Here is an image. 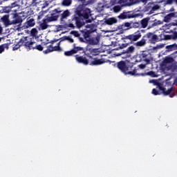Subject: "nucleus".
Segmentation results:
<instances>
[{
  "label": "nucleus",
  "instance_id": "1",
  "mask_svg": "<svg viewBox=\"0 0 177 177\" xmlns=\"http://www.w3.org/2000/svg\"><path fill=\"white\" fill-rule=\"evenodd\" d=\"M91 16V9L87 8H82L80 10H77L75 15L72 16L71 21L68 24L69 28H81L85 26V21L84 19H86V23H92V19H88Z\"/></svg>",
  "mask_w": 177,
  "mask_h": 177
},
{
  "label": "nucleus",
  "instance_id": "2",
  "mask_svg": "<svg viewBox=\"0 0 177 177\" xmlns=\"http://www.w3.org/2000/svg\"><path fill=\"white\" fill-rule=\"evenodd\" d=\"M19 9H20V5L15 1L9 6L3 7L0 13H10V26H20L23 23V18L17 13Z\"/></svg>",
  "mask_w": 177,
  "mask_h": 177
},
{
  "label": "nucleus",
  "instance_id": "3",
  "mask_svg": "<svg viewBox=\"0 0 177 177\" xmlns=\"http://www.w3.org/2000/svg\"><path fill=\"white\" fill-rule=\"evenodd\" d=\"M117 67L120 71H122V73L125 74V75H139V74L136 73V68L132 70L133 68V63L131 62L128 59L118 62L117 63Z\"/></svg>",
  "mask_w": 177,
  "mask_h": 177
},
{
  "label": "nucleus",
  "instance_id": "4",
  "mask_svg": "<svg viewBox=\"0 0 177 177\" xmlns=\"http://www.w3.org/2000/svg\"><path fill=\"white\" fill-rule=\"evenodd\" d=\"M35 44V41H34L33 37H23L19 39V41L16 44L13 45L12 50H17V49H19L21 48V46H24L26 49H28V50H31L32 49V46Z\"/></svg>",
  "mask_w": 177,
  "mask_h": 177
},
{
  "label": "nucleus",
  "instance_id": "5",
  "mask_svg": "<svg viewBox=\"0 0 177 177\" xmlns=\"http://www.w3.org/2000/svg\"><path fill=\"white\" fill-rule=\"evenodd\" d=\"M150 23H152L151 25ZM140 24L141 26V28H146L148 26V29L150 30V28H153V27H157V26H160V24H162L161 21H157V19H155L153 21H150V17H147L146 18L142 19Z\"/></svg>",
  "mask_w": 177,
  "mask_h": 177
},
{
  "label": "nucleus",
  "instance_id": "6",
  "mask_svg": "<svg viewBox=\"0 0 177 177\" xmlns=\"http://www.w3.org/2000/svg\"><path fill=\"white\" fill-rule=\"evenodd\" d=\"M135 46H130L126 50H123L122 52L115 53V56H120L122 59H129L132 57V55L135 53Z\"/></svg>",
  "mask_w": 177,
  "mask_h": 177
},
{
  "label": "nucleus",
  "instance_id": "7",
  "mask_svg": "<svg viewBox=\"0 0 177 177\" xmlns=\"http://www.w3.org/2000/svg\"><path fill=\"white\" fill-rule=\"evenodd\" d=\"M63 10L59 8H55L50 12V15H47L46 17L50 21H57V19L60 17V15Z\"/></svg>",
  "mask_w": 177,
  "mask_h": 177
},
{
  "label": "nucleus",
  "instance_id": "8",
  "mask_svg": "<svg viewBox=\"0 0 177 177\" xmlns=\"http://www.w3.org/2000/svg\"><path fill=\"white\" fill-rule=\"evenodd\" d=\"M139 17V14H136L133 11H123L118 16L120 20H127V19H135Z\"/></svg>",
  "mask_w": 177,
  "mask_h": 177
},
{
  "label": "nucleus",
  "instance_id": "9",
  "mask_svg": "<svg viewBox=\"0 0 177 177\" xmlns=\"http://www.w3.org/2000/svg\"><path fill=\"white\" fill-rule=\"evenodd\" d=\"M85 56L89 59V66H100L106 63L104 59L93 58L89 53L85 54Z\"/></svg>",
  "mask_w": 177,
  "mask_h": 177
},
{
  "label": "nucleus",
  "instance_id": "10",
  "mask_svg": "<svg viewBox=\"0 0 177 177\" xmlns=\"http://www.w3.org/2000/svg\"><path fill=\"white\" fill-rule=\"evenodd\" d=\"M140 59L143 62H145L146 64H150V62L153 60V57H151V53L148 50H144L140 54Z\"/></svg>",
  "mask_w": 177,
  "mask_h": 177
},
{
  "label": "nucleus",
  "instance_id": "11",
  "mask_svg": "<svg viewBox=\"0 0 177 177\" xmlns=\"http://www.w3.org/2000/svg\"><path fill=\"white\" fill-rule=\"evenodd\" d=\"M142 38V32L140 30H138L133 34L129 35L127 36V39H129V42L133 44V42H136L138 39Z\"/></svg>",
  "mask_w": 177,
  "mask_h": 177
},
{
  "label": "nucleus",
  "instance_id": "12",
  "mask_svg": "<svg viewBox=\"0 0 177 177\" xmlns=\"http://www.w3.org/2000/svg\"><path fill=\"white\" fill-rule=\"evenodd\" d=\"M160 91H162V93L164 96H169V97H174V96L176 95V93H175V89H174V87H171L167 91V88L162 86H159Z\"/></svg>",
  "mask_w": 177,
  "mask_h": 177
},
{
  "label": "nucleus",
  "instance_id": "13",
  "mask_svg": "<svg viewBox=\"0 0 177 177\" xmlns=\"http://www.w3.org/2000/svg\"><path fill=\"white\" fill-rule=\"evenodd\" d=\"M95 27V24H88L86 25V28H90L89 30H82V32L83 34V37L85 39H86V38H89V37H91V34H92V32H95V30H93V28Z\"/></svg>",
  "mask_w": 177,
  "mask_h": 177
},
{
  "label": "nucleus",
  "instance_id": "14",
  "mask_svg": "<svg viewBox=\"0 0 177 177\" xmlns=\"http://www.w3.org/2000/svg\"><path fill=\"white\" fill-rule=\"evenodd\" d=\"M63 50L60 46H55L53 47L52 44L47 46V49L44 51L45 55H48V53H50V52H62Z\"/></svg>",
  "mask_w": 177,
  "mask_h": 177
},
{
  "label": "nucleus",
  "instance_id": "15",
  "mask_svg": "<svg viewBox=\"0 0 177 177\" xmlns=\"http://www.w3.org/2000/svg\"><path fill=\"white\" fill-rule=\"evenodd\" d=\"M0 19V21L4 24L6 27H9L10 26V13H6Z\"/></svg>",
  "mask_w": 177,
  "mask_h": 177
},
{
  "label": "nucleus",
  "instance_id": "16",
  "mask_svg": "<svg viewBox=\"0 0 177 177\" xmlns=\"http://www.w3.org/2000/svg\"><path fill=\"white\" fill-rule=\"evenodd\" d=\"M75 57L77 63H80L84 66H88V64H89V58H86L84 56H80V55H76Z\"/></svg>",
  "mask_w": 177,
  "mask_h": 177
},
{
  "label": "nucleus",
  "instance_id": "17",
  "mask_svg": "<svg viewBox=\"0 0 177 177\" xmlns=\"http://www.w3.org/2000/svg\"><path fill=\"white\" fill-rule=\"evenodd\" d=\"M49 23H50V21L47 17H46V19H44L42 20V23L39 24V31H41V30H46V28L49 27V25H48V24Z\"/></svg>",
  "mask_w": 177,
  "mask_h": 177
},
{
  "label": "nucleus",
  "instance_id": "18",
  "mask_svg": "<svg viewBox=\"0 0 177 177\" xmlns=\"http://www.w3.org/2000/svg\"><path fill=\"white\" fill-rule=\"evenodd\" d=\"M176 18L177 17V12H170L167 14L166 16L164 17V21L165 23H169L171 20H172V18Z\"/></svg>",
  "mask_w": 177,
  "mask_h": 177
},
{
  "label": "nucleus",
  "instance_id": "19",
  "mask_svg": "<svg viewBox=\"0 0 177 177\" xmlns=\"http://www.w3.org/2000/svg\"><path fill=\"white\" fill-rule=\"evenodd\" d=\"M147 44V39H144L143 37L138 41L133 44L134 46L136 48H143V46H146Z\"/></svg>",
  "mask_w": 177,
  "mask_h": 177
},
{
  "label": "nucleus",
  "instance_id": "20",
  "mask_svg": "<svg viewBox=\"0 0 177 177\" xmlns=\"http://www.w3.org/2000/svg\"><path fill=\"white\" fill-rule=\"evenodd\" d=\"M71 15V12L68 10H64L62 13L61 12V17L60 20L61 21H63L64 20H66L67 17H69V16Z\"/></svg>",
  "mask_w": 177,
  "mask_h": 177
},
{
  "label": "nucleus",
  "instance_id": "21",
  "mask_svg": "<svg viewBox=\"0 0 177 177\" xmlns=\"http://www.w3.org/2000/svg\"><path fill=\"white\" fill-rule=\"evenodd\" d=\"M147 42L148 44H156V42H158L159 41H161V39L158 38V36L157 35H153L151 39H147Z\"/></svg>",
  "mask_w": 177,
  "mask_h": 177
},
{
  "label": "nucleus",
  "instance_id": "22",
  "mask_svg": "<svg viewBox=\"0 0 177 177\" xmlns=\"http://www.w3.org/2000/svg\"><path fill=\"white\" fill-rule=\"evenodd\" d=\"M117 21V19H115V17H111L105 19L104 23L105 24H107V26H113V24H115Z\"/></svg>",
  "mask_w": 177,
  "mask_h": 177
},
{
  "label": "nucleus",
  "instance_id": "23",
  "mask_svg": "<svg viewBox=\"0 0 177 177\" xmlns=\"http://www.w3.org/2000/svg\"><path fill=\"white\" fill-rule=\"evenodd\" d=\"M166 52H173V50H177V44H173L171 45L166 46Z\"/></svg>",
  "mask_w": 177,
  "mask_h": 177
},
{
  "label": "nucleus",
  "instance_id": "24",
  "mask_svg": "<svg viewBox=\"0 0 177 177\" xmlns=\"http://www.w3.org/2000/svg\"><path fill=\"white\" fill-rule=\"evenodd\" d=\"M86 40L90 44V45H97L100 41V39H86Z\"/></svg>",
  "mask_w": 177,
  "mask_h": 177
},
{
  "label": "nucleus",
  "instance_id": "25",
  "mask_svg": "<svg viewBox=\"0 0 177 177\" xmlns=\"http://www.w3.org/2000/svg\"><path fill=\"white\" fill-rule=\"evenodd\" d=\"M73 50L75 51V54L84 50V47L78 46L77 44H73Z\"/></svg>",
  "mask_w": 177,
  "mask_h": 177
},
{
  "label": "nucleus",
  "instance_id": "26",
  "mask_svg": "<svg viewBox=\"0 0 177 177\" xmlns=\"http://www.w3.org/2000/svg\"><path fill=\"white\" fill-rule=\"evenodd\" d=\"M88 52L91 56H97L100 53L97 48H88Z\"/></svg>",
  "mask_w": 177,
  "mask_h": 177
},
{
  "label": "nucleus",
  "instance_id": "27",
  "mask_svg": "<svg viewBox=\"0 0 177 177\" xmlns=\"http://www.w3.org/2000/svg\"><path fill=\"white\" fill-rule=\"evenodd\" d=\"M153 4H154V3H151V2L148 3L145 7L146 10H147V12H150V13H151Z\"/></svg>",
  "mask_w": 177,
  "mask_h": 177
},
{
  "label": "nucleus",
  "instance_id": "28",
  "mask_svg": "<svg viewBox=\"0 0 177 177\" xmlns=\"http://www.w3.org/2000/svg\"><path fill=\"white\" fill-rule=\"evenodd\" d=\"M26 27H34L35 26V21L34 19H30L29 21H27L26 23Z\"/></svg>",
  "mask_w": 177,
  "mask_h": 177
},
{
  "label": "nucleus",
  "instance_id": "29",
  "mask_svg": "<svg viewBox=\"0 0 177 177\" xmlns=\"http://www.w3.org/2000/svg\"><path fill=\"white\" fill-rule=\"evenodd\" d=\"M71 3H73V0H63L62 3L63 6H70Z\"/></svg>",
  "mask_w": 177,
  "mask_h": 177
},
{
  "label": "nucleus",
  "instance_id": "30",
  "mask_svg": "<svg viewBox=\"0 0 177 177\" xmlns=\"http://www.w3.org/2000/svg\"><path fill=\"white\" fill-rule=\"evenodd\" d=\"M30 34L32 35L30 38H33V42H34V37H37L38 34V30H37V28H32L30 31Z\"/></svg>",
  "mask_w": 177,
  "mask_h": 177
},
{
  "label": "nucleus",
  "instance_id": "31",
  "mask_svg": "<svg viewBox=\"0 0 177 177\" xmlns=\"http://www.w3.org/2000/svg\"><path fill=\"white\" fill-rule=\"evenodd\" d=\"M175 59L171 57H166L164 59L165 63H174Z\"/></svg>",
  "mask_w": 177,
  "mask_h": 177
},
{
  "label": "nucleus",
  "instance_id": "32",
  "mask_svg": "<svg viewBox=\"0 0 177 177\" xmlns=\"http://www.w3.org/2000/svg\"><path fill=\"white\" fill-rule=\"evenodd\" d=\"M161 8L158 4H156L153 3V6H152V11L151 13H154L156 10H158Z\"/></svg>",
  "mask_w": 177,
  "mask_h": 177
},
{
  "label": "nucleus",
  "instance_id": "33",
  "mask_svg": "<svg viewBox=\"0 0 177 177\" xmlns=\"http://www.w3.org/2000/svg\"><path fill=\"white\" fill-rule=\"evenodd\" d=\"M113 9L115 13H118V12H121V9H122V7L121 6H115Z\"/></svg>",
  "mask_w": 177,
  "mask_h": 177
},
{
  "label": "nucleus",
  "instance_id": "34",
  "mask_svg": "<svg viewBox=\"0 0 177 177\" xmlns=\"http://www.w3.org/2000/svg\"><path fill=\"white\" fill-rule=\"evenodd\" d=\"M169 39H172V35H164V39H160V41H169Z\"/></svg>",
  "mask_w": 177,
  "mask_h": 177
},
{
  "label": "nucleus",
  "instance_id": "35",
  "mask_svg": "<svg viewBox=\"0 0 177 177\" xmlns=\"http://www.w3.org/2000/svg\"><path fill=\"white\" fill-rule=\"evenodd\" d=\"M31 49H37V50L42 51L44 50V47L41 44L37 45L34 47V44L32 45V48Z\"/></svg>",
  "mask_w": 177,
  "mask_h": 177
},
{
  "label": "nucleus",
  "instance_id": "36",
  "mask_svg": "<svg viewBox=\"0 0 177 177\" xmlns=\"http://www.w3.org/2000/svg\"><path fill=\"white\" fill-rule=\"evenodd\" d=\"M73 55H75V51L73 49L69 51L64 52L65 56H73Z\"/></svg>",
  "mask_w": 177,
  "mask_h": 177
},
{
  "label": "nucleus",
  "instance_id": "37",
  "mask_svg": "<svg viewBox=\"0 0 177 177\" xmlns=\"http://www.w3.org/2000/svg\"><path fill=\"white\" fill-rule=\"evenodd\" d=\"M141 28L140 22H134L132 24L131 28Z\"/></svg>",
  "mask_w": 177,
  "mask_h": 177
},
{
  "label": "nucleus",
  "instance_id": "38",
  "mask_svg": "<svg viewBox=\"0 0 177 177\" xmlns=\"http://www.w3.org/2000/svg\"><path fill=\"white\" fill-rule=\"evenodd\" d=\"M139 0H129V6H132V5H136V3H140Z\"/></svg>",
  "mask_w": 177,
  "mask_h": 177
},
{
  "label": "nucleus",
  "instance_id": "39",
  "mask_svg": "<svg viewBox=\"0 0 177 177\" xmlns=\"http://www.w3.org/2000/svg\"><path fill=\"white\" fill-rule=\"evenodd\" d=\"M131 24L129 22H125V23L122 24V28H132V26H131Z\"/></svg>",
  "mask_w": 177,
  "mask_h": 177
},
{
  "label": "nucleus",
  "instance_id": "40",
  "mask_svg": "<svg viewBox=\"0 0 177 177\" xmlns=\"http://www.w3.org/2000/svg\"><path fill=\"white\" fill-rule=\"evenodd\" d=\"M153 35V32H148L145 35L142 37V38H147V39H151Z\"/></svg>",
  "mask_w": 177,
  "mask_h": 177
},
{
  "label": "nucleus",
  "instance_id": "41",
  "mask_svg": "<svg viewBox=\"0 0 177 177\" xmlns=\"http://www.w3.org/2000/svg\"><path fill=\"white\" fill-rule=\"evenodd\" d=\"M131 41H129L127 43H123L120 46V49H124V48H127L129 45H131Z\"/></svg>",
  "mask_w": 177,
  "mask_h": 177
},
{
  "label": "nucleus",
  "instance_id": "42",
  "mask_svg": "<svg viewBox=\"0 0 177 177\" xmlns=\"http://www.w3.org/2000/svg\"><path fill=\"white\" fill-rule=\"evenodd\" d=\"M57 41H59V39L51 40L50 41H48L46 43L43 42V43H41V45L46 46L48 44H51V45H53L55 44V42H57Z\"/></svg>",
  "mask_w": 177,
  "mask_h": 177
},
{
  "label": "nucleus",
  "instance_id": "43",
  "mask_svg": "<svg viewBox=\"0 0 177 177\" xmlns=\"http://www.w3.org/2000/svg\"><path fill=\"white\" fill-rule=\"evenodd\" d=\"M71 34H72V35H74V37H76L77 38H78L80 37V33L75 30H72L71 32Z\"/></svg>",
  "mask_w": 177,
  "mask_h": 177
},
{
  "label": "nucleus",
  "instance_id": "44",
  "mask_svg": "<svg viewBox=\"0 0 177 177\" xmlns=\"http://www.w3.org/2000/svg\"><path fill=\"white\" fill-rule=\"evenodd\" d=\"M171 39L173 41H176L177 40V32L175 31L172 35H171Z\"/></svg>",
  "mask_w": 177,
  "mask_h": 177
},
{
  "label": "nucleus",
  "instance_id": "45",
  "mask_svg": "<svg viewBox=\"0 0 177 177\" xmlns=\"http://www.w3.org/2000/svg\"><path fill=\"white\" fill-rule=\"evenodd\" d=\"M152 93H153V95H155V96H157V95H160V93L156 88L152 89Z\"/></svg>",
  "mask_w": 177,
  "mask_h": 177
},
{
  "label": "nucleus",
  "instance_id": "46",
  "mask_svg": "<svg viewBox=\"0 0 177 177\" xmlns=\"http://www.w3.org/2000/svg\"><path fill=\"white\" fill-rule=\"evenodd\" d=\"M66 41H68L71 44H73L74 39L71 38V37L68 36V38H66Z\"/></svg>",
  "mask_w": 177,
  "mask_h": 177
},
{
  "label": "nucleus",
  "instance_id": "47",
  "mask_svg": "<svg viewBox=\"0 0 177 177\" xmlns=\"http://www.w3.org/2000/svg\"><path fill=\"white\" fill-rule=\"evenodd\" d=\"M3 49H9V45H10V44H1Z\"/></svg>",
  "mask_w": 177,
  "mask_h": 177
},
{
  "label": "nucleus",
  "instance_id": "48",
  "mask_svg": "<svg viewBox=\"0 0 177 177\" xmlns=\"http://www.w3.org/2000/svg\"><path fill=\"white\" fill-rule=\"evenodd\" d=\"M122 39L124 41V44H128V42L129 41V39H127V36H124V37H122Z\"/></svg>",
  "mask_w": 177,
  "mask_h": 177
},
{
  "label": "nucleus",
  "instance_id": "49",
  "mask_svg": "<svg viewBox=\"0 0 177 177\" xmlns=\"http://www.w3.org/2000/svg\"><path fill=\"white\" fill-rule=\"evenodd\" d=\"M174 1L175 0H167L166 3L167 5H172V3H174Z\"/></svg>",
  "mask_w": 177,
  "mask_h": 177
},
{
  "label": "nucleus",
  "instance_id": "50",
  "mask_svg": "<svg viewBox=\"0 0 177 177\" xmlns=\"http://www.w3.org/2000/svg\"><path fill=\"white\" fill-rule=\"evenodd\" d=\"M67 38H68V36H64L63 37H62L60 39V42L63 41H67Z\"/></svg>",
  "mask_w": 177,
  "mask_h": 177
},
{
  "label": "nucleus",
  "instance_id": "51",
  "mask_svg": "<svg viewBox=\"0 0 177 177\" xmlns=\"http://www.w3.org/2000/svg\"><path fill=\"white\" fill-rule=\"evenodd\" d=\"M3 52H5V49L3 48V46L0 45V53H3Z\"/></svg>",
  "mask_w": 177,
  "mask_h": 177
},
{
  "label": "nucleus",
  "instance_id": "52",
  "mask_svg": "<svg viewBox=\"0 0 177 177\" xmlns=\"http://www.w3.org/2000/svg\"><path fill=\"white\" fill-rule=\"evenodd\" d=\"M140 68H146V64H141L139 65Z\"/></svg>",
  "mask_w": 177,
  "mask_h": 177
},
{
  "label": "nucleus",
  "instance_id": "53",
  "mask_svg": "<svg viewBox=\"0 0 177 177\" xmlns=\"http://www.w3.org/2000/svg\"><path fill=\"white\" fill-rule=\"evenodd\" d=\"M171 26L177 27V21H175V22H171Z\"/></svg>",
  "mask_w": 177,
  "mask_h": 177
},
{
  "label": "nucleus",
  "instance_id": "54",
  "mask_svg": "<svg viewBox=\"0 0 177 177\" xmlns=\"http://www.w3.org/2000/svg\"><path fill=\"white\" fill-rule=\"evenodd\" d=\"M77 2H81L82 3H85L86 2V0H77Z\"/></svg>",
  "mask_w": 177,
  "mask_h": 177
},
{
  "label": "nucleus",
  "instance_id": "55",
  "mask_svg": "<svg viewBox=\"0 0 177 177\" xmlns=\"http://www.w3.org/2000/svg\"><path fill=\"white\" fill-rule=\"evenodd\" d=\"M142 2V3H147V0H140V2Z\"/></svg>",
  "mask_w": 177,
  "mask_h": 177
},
{
  "label": "nucleus",
  "instance_id": "56",
  "mask_svg": "<svg viewBox=\"0 0 177 177\" xmlns=\"http://www.w3.org/2000/svg\"><path fill=\"white\" fill-rule=\"evenodd\" d=\"M80 42H85V41H84V39H79Z\"/></svg>",
  "mask_w": 177,
  "mask_h": 177
},
{
  "label": "nucleus",
  "instance_id": "57",
  "mask_svg": "<svg viewBox=\"0 0 177 177\" xmlns=\"http://www.w3.org/2000/svg\"><path fill=\"white\" fill-rule=\"evenodd\" d=\"M175 10V9H174V8H171V9H170V12H174Z\"/></svg>",
  "mask_w": 177,
  "mask_h": 177
},
{
  "label": "nucleus",
  "instance_id": "58",
  "mask_svg": "<svg viewBox=\"0 0 177 177\" xmlns=\"http://www.w3.org/2000/svg\"><path fill=\"white\" fill-rule=\"evenodd\" d=\"M2 34V27H0V35Z\"/></svg>",
  "mask_w": 177,
  "mask_h": 177
},
{
  "label": "nucleus",
  "instance_id": "59",
  "mask_svg": "<svg viewBox=\"0 0 177 177\" xmlns=\"http://www.w3.org/2000/svg\"><path fill=\"white\" fill-rule=\"evenodd\" d=\"M60 42L62 41H59V43H57V46H60Z\"/></svg>",
  "mask_w": 177,
  "mask_h": 177
},
{
  "label": "nucleus",
  "instance_id": "60",
  "mask_svg": "<svg viewBox=\"0 0 177 177\" xmlns=\"http://www.w3.org/2000/svg\"><path fill=\"white\" fill-rule=\"evenodd\" d=\"M164 46V44H161L160 46H159V48H162Z\"/></svg>",
  "mask_w": 177,
  "mask_h": 177
},
{
  "label": "nucleus",
  "instance_id": "61",
  "mask_svg": "<svg viewBox=\"0 0 177 177\" xmlns=\"http://www.w3.org/2000/svg\"><path fill=\"white\" fill-rule=\"evenodd\" d=\"M3 1H4V2H8V1H9L10 0H3Z\"/></svg>",
  "mask_w": 177,
  "mask_h": 177
},
{
  "label": "nucleus",
  "instance_id": "62",
  "mask_svg": "<svg viewBox=\"0 0 177 177\" xmlns=\"http://www.w3.org/2000/svg\"><path fill=\"white\" fill-rule=\"evenodd\" d=\"M1 41H2V39L0 37V42H1Z\"/></svg>",
  "mask_w": 177,
  "mask_h": 177
},
{
  "label": "nucleus",
  "instance_id": "63",
  "mask_svg": "<svg viewBox=\"0 0 177 177\" xmlns=\"http://www.w3.org/2000/svg\"><path fill=\"white\" fill-rule=\"evenodd\" d=\"M176 53H177V51H176Z\"/></svg>",
  "mask_w": 177,
  "mask_h": 177
}]
</instances>
